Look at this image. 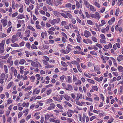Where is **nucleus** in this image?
Segmentation results:
<instances>
[{"label":"nucleus","instance_id":"1","mask_svg":"<svg viewBox=\"0 0 123 123\" xmlns=\"http://www.w3.org/2000/svg\"><path fill=\"white\" fill-rule=\"evenodd\" d=\"M4 41H2L0 43V54H2L4 51V45L5 44Z\"/></svg>","mask_w":123,"mask_h":123},{"label":"nucleus","instance_id":"2","mask_svg":"<svg viewBox=\"0 0 123 123\" xmlns=\"http://www.w3.org/2000/svg\"><path fill=\"white\" fill-rule=\"evenodd\" d=\"M91 17L94 18L99 19V14L98 12H96L94 14H90Z\"/></svg>","mask_w":123,"mask_h":123},{"label":"nucleus","instance_id":"3","mask_svg":"<svg viewBox=\"0 0 123 123\" xmlns=\"http://www.w3.org/2000/svg\"><path fill=\"white\" fill-rule=\"evenodd\" d=\"M8 77V74L6 75L4 73H2L0 75L1 78L4 79L5 81L7 80Z\"/></svg>","mask_w":123,"mask_h":123},{"label":"nucleus","instance_id":"4","mask_svg":"<svg viewBox=\"0 0 123 123\" xmlns=\"http://www.w3.org/2000/svg\"><path fill=\"white\" fill-rule=\"evenodd\" d=\"M60 20L59 18H58L57 20L56 19H54L51 21L50 23L52 25H54L56 23H59Z\"/></svg>","mask_w":123,"mask_h":123},{"label":"nucleus","instance_id":"5","mask_svg":"<svg viewBox=\"0 0 123 123\" xmlns=\"http://www.w3.org/2000/svg\"><path fill=\"white\" fill-rule=\"evenodd\" d=\"M84 36L86 37H88L89 36H91V34L88 31L85 30L84 32Z\"/></svg>","mask_w":123,"mask_h":123},{"label":"nucleus","instance_id":"6","mask_svg":"<svg viewBox=\"0 0 123 123\" xmlns=\"http://www.w3.org/2000/svg\"><path fill=\"white\" fill-rule=\"evenodd\" d=\"M1 22L2 23L4 27L7 24V21L6 19H2L1 20Z\"/></svg>","mask_w":123,"mask_h":123},{"label":"nucleus","instance_id":"7","mask_svg":"<svg viewBox=\"0 0 123 123\" xmlns=\"http://www.w3.org/2000/svg\"><path fill=\"white\" fill-rule=\"evenodd\" d=\"M31 65L33 67H35L38 68V66L37 63L35 62H33L31 63Z\"/></svg>","mask_w":123,"mask_h":123},{"label":"nucleus","instance_id":"8","mask_svg":"<svg viewBox=\"0 0 123 123\" xmlns=\"http://www.w3.org/2000/svg\"><path fill=\"white\" fill-rule=\"evenodd\" d=\"M26 62V61L25 60L21 59L20 60L19 62V63L21 65H23Z\"/></svg>","mask_w":123,"mask_h":123},{"label":"nucleus","instance_id":"9","mask_svg":"<svg viewBox=\"0 0 123 123\" xmlns=\"http://www.w3.org/2000/svg\"><path fill=\"white\" fill-rule=\"evenodd\" d=\"M103 78V77H101L100 78H99L98 77H95L94 78V79L96 80L98 82H100L102 81Z\"/></svg>","mask_w":123,"mask_h":123},{"label":"nucleus","instance_id":"10","mask_svg":"<svg viewBox=\"0 0 123 123\" xmlns=\"http://www.w3.org/2000/svg\"><path fill=\"white\" fill-rule=\"evenodd\" d=\"M16 36L15 35H13L11 38V41L12 43H14L16 41Z\"/></svg>","mask_w":123,"mask_h":123},{"label":"nucleus","instance_id":"11","mask_svg":"<svg viewBox=\"0 0 123 123\" xmlns=\"http://www.w3.org/2000/svg\"><path fill=\"white\" fill-rule=\"evenodd\" d=\"M117 60L119 62H120L121 61L123 60V56L120 55L117 58Z\"/></svg>","mask_w":123,"mask_h":123},{"label":"nucleus","instance_id":"12","mask_svg":"<svg viewBox=\"0 0 123 123\" xmlns=\"http://www.w3.org/2000/svg\"><path fill=\"white\" fill-rule=\"evenodd\" d=\"M11 69L12 70H14V76L15 77H16L17 75V72L16 69H15L13 67H11Z\"/></svg>","mask_w":123,"mask_h":123},{"label":"nucleus","instance_id":"13","mask_svg":"<svg viewBox=\"0 0 123 123\" xmlns=\"http://www.w3.org/2000/svg\"><path fill=\"white\" fill-rule=\"evenodd\" d=\"M66 82L67 83H72V79L71 77L69 76L66 80Z\"/></svg>","mask_w":123,"mask_h":123},{"label":"nucleus","instance_id":"14","mask_svg":"<svg viewBox=\"0 0 123 123\" xmlns=\"http://www.w3.org/2000/svg\"><path fill=\"white\" fill-rule=\"evenodd\" d=\"M30 32V31L29 30H27L25 31V36L27 37H29L30 35L29 34Z\"/></svg>","mask_w":123,"mask_h":123},{"label":"nucleus","instance_id":"15","mask_svg":"<svg viewBox=\"0 0 123 123\" xmlns=\"http://www.w3.org/2000/svg\"><path fill=\"white\" fill-rule=\"evenodd\" d=\"M9 54H6L5 56H3L1 55L0 56V58L3 59H5L7 58L9 56Z\"/></svg>","mask_w":123,"mask_h":123},{"label":"nucleus","instance_id":"16","mask_svg":"<svg viewBox=\"0 0 123 123\" xmlns=\"http://www.w3.org/2000/svg\"><path fill=\"white\" fill-rule=\"evenodd\" d=\"M13 84V82H10L8 84L6 88L7 89H9L10 87L11 86H12Z\"/></svg>","mask_w":123,"mask_h":123},{"label":"nucleus","instance_id":"17","mask_svg":"<svg viewBox=\"0 0 123 123\" xmlns=\"http://www.w3.org/2000/svg\"><path fill=\"white\" fill-rule=\"evenodd\" d=\"M82 94H80V95L79 94H77L76 98L75 100H79L80 98H82Z\"/></svg>","mask_w":123,"mask_h":123},{"label":"nucleus","instance_id":"18","mask_svg":"<svg viewBox=\"0 0 123 123\" xmlns=\"http://www.w3.org/2000/svg\"><path fill=\"white\" fill-rule=\"evenodd\" d=\"M90 8L91 11L93 12L95 11L96 10V9L92 5H90Z\"/></svg>","mask_w":123,"mask_h":123},{"label":"nucleus","instance_id":"19","mask_svg":"<svg viewBox=\"0 0 123 123\" xmlns=\"http://www.w3.org/2000/svg\"><path fill=\"white\" fill-rule=\"evenodd\" d=\"M76 65L77 66V69L78 71L80 73H81L82 72V71L81 69L80 65L78 63H77V64H76Z\"/></svg>","mask_w":123,"mask_h":123},{"label":"nucleus","instance_id":"20","mask_svg":"<svg viewBox=\"0 0 123 123\" xmlns=\"http://www.w3.org/2000/svg\"><path fill=\"white\" fill-rule=\"evenodd\" d=\"M121 4L123 6V0H119L117 3V5L118 6H120Z\"/></svg>","mask_w":123,"mask_h":123},{"label":"nucleus","instance_id":"21","mask_svg":"<svg viewBox=\"0 0 123 123\" xmlns=\"http://www.w3.org/2000/svg\"><path fill=\"white\" fill-rule=\"evenodd\" d=\"M72 5L70 3H68L66 4L65 5V7L66 8H70L71 6Z\"/></svg>","mask_w":123,"mask_h":123},{"label":"nucleus","instance_id":"22","mask_svg":"<svg viewBox=\"0 0 123 123\" xmlns=\"http://www.w3.org/2000/svg\"><path fill=\"white\" fill-rule=\"evenodd\" d=\"M76 6L77 7V8L78 9H79L80 7V6H81L80 7L82 8V5H80L79 2L77 1H76Z\"/></svg>","mask_w":123,"mask_h":123},{"label":"nucleus","instance_id":"23","mask_svg":"<svg viewBox=\"0 0 123 123\" xmlns=\"http://www.w3.org/2000/svg\"><path fill=\"white\" fill-rule=\"evenodd\" d=\"M64 98L65 99L68 101H69L70 99H71V97L68 95H65L64 96Z\"/></svg>","mask_w":123,"mask_h":123},{"label":"nucleus","instance_id":"24","mask_svg":"<svg viewBox=\"0 0 123 123\" xmlns=\"http://www.w3.org/2000/svg\"><path fill=\"white\" fill-rule=\"evenodd\" d=\"M32 87L31 86H29L27 88L25 89L24 91H28L31 89Z\"/></svg>","mask_w":123,"mask_h":123},{"label":"nucleus","instance_id":"25","mask_svg":"<svg viewBox=\"0 0 123 123\" xmlns=\"http://www.w3.org/2000/svg\"><path fill=\"white\" fill-rule=\"evenodd\" d=\"M118 69L120 72H122L123 71V67L121 66H119L118 67Z\"/></svg>","mask_w":123,"mask_h":123},{"label":"nucleus","instance_id":"26","mask_svg":"<svg viewBox=\"0 0 123 123\" xmlns=\"http://www.w3.org/2000/svg\"><path fill=\"white\" fill-rule=\"evenodd\" d=\"M87 23L91 25H93L94 24L93 22L92 21L90 20H87Z\"/></svg>","mask_w":123,"mask_h":123},{"label":"nucleus","instance_id":"27","mask_svg":"<svg viewBox=\"0 0 123 123\" xmlns=\"http://www.w3.org/2000/svg\"><path fill=\"white\" fill-rule=\"evenodd\" d=\"M45 66V68H53L54 67V65H49L48 64Z\"/></svg>","mask_w":123,"mask_h":123},{"label":"nucleus","instance_id":"28","mask_svg":"<svg viewBox=\"0 0 123 123\" xmlns=\"http://www.w3.org/2000/svg\"><path fill=\"white\" fill-rule=\"evenodd\" d=\"M76 82L75 83V84L76 85H80L81 84V82L80 80L79 79H78L77 80Z\"/></svg>","mask_w":123,"mask_h":123},{"label":"nucleus","instance_id":"29","mask_svg":"<svg viewBox=\"0 0 123 123\" xmlns=\"http://www.w3.org/2000/svg\"><path fill=\"white\" fill-rule=\"evenodd\" d=\"M85 4L86 7L88 8L90 6L89 3L87 1H86L85 2Z\"/></svg>","mask_w":123,"mask_h":123},{"label":"nucleus","instance_id":"30","mask_svg":"<svg viewBox=\"0 0 123 123\" xmlns=\"http://www.w3.org/2000/svg\"><path fill=\"white\" fill-rule=\"evenodd\" d=\"M27 28L28 29L31 30L33 31H35V29L31 26H28L27 27Z\"/></svg>","mask_w":123,"mask_h":123},{"label":"nucleus","instance_id":"31","mask_svg":"<svg viewBox=\"0 0 123 123\" xmlns=\"http://www.w3.org/2000/svg\"><path fill=\"white\" fill-rule=\"evenodd\" d=\"M11 46L13 47H19V45L18 44L16 43L11 44Z\"/></svg>","mask_w":123,"mask_h":123},{"label":"nucleus","instance_id":"32","mask_svg":"<svg viewBox=\"0 0 123 123\" xmlns=\"http://www.w3.org/2000/svg\"><path fill=\"white\" fill-rule=\"evenodd\" d=\"M94 5L96 6L98 8H99L100 7V4L97 2H95Z\"/></svg>","mask_w":123,"mask_h":123},{"label":"nucleus","instance_id":"33","mask_svg":"<svg viewBox=\"0 0 123 123\" xmlns=\"http://www.w3.org/2000/svg\"><path fill=\"white\" fill-rule=\"evenodd\" d=\"M52 90L51 89H49L47 91L46 94L47 95H50L52 92Z\"/></svg>","mask_w":123,"mask_h":123},{"label":"nucleus","instance_id":"34","mask_svg":"<svg viewBox=\"0 0 123 123\" xmlns=\"http://www.w3.org/2000/svg\"><path fill=\"white\" fill-rule=\"evenodd\" d=\"M112 60L113 61L114 66L117 67V64L116 63L115 59L113 58H112Z\"/></svg>","mask_w":123,"mask_h":123},{"label":"nucleus","instance_id":"35","mask_svg":"<svg viewBox=\"0 0 123 123\" xmlns=\"http://www.w3.org/2000/svg\"><path fill=\"white\" fill-rule=\"evenodd\" d=\"M100 69L98 66H95L94 67V70L95 71H97L98 70Z\"/></svg>","mask_w":123,"mask_h":123},{"label":"nucleus","instance_id":"36","mask_svg":"<svg viewBox=\"0 0 123 123\" xmlns=\"http://www.w3.org/2000/svg\"><path fill=\"white\" fill-rule=\"evenodd\" d=\"M64 102L67 105L70 107H71L72 106L71 104L68 102L65 101Z\"/></svg>","mask_w":123,"mask_h":123},{"label":"nucleus","instance_id":"37","mask_svg":"<svg viewBox=\"0 0 123 123\" xmlns=\"http://www.w3.org/2000/svg\"><path fill=\"white\" fill-rule=\"evenodd\" d=\"M87 80L89 82L92 83V84H94L95 82L93 80L90 79H88Z\"/></svg>","mask_w":123,"mask_h":123},{"label":"nucleus","instance_id":"38","mask_svg":"<svg viewBox=\"0 0 123 123\" xmlns=\"http://www.w3.org/2000/svg\"><path fill=\"white\" fill-rule=\"evenodd\" d=\"M56 6H58L60 4H62V3L57 1H55L54 2Z\"/></svg>","mask_w":123,"mask_h":123},{"label":"nucleus","instance_id":"39","mask_svg":"<svg viewBox=\"0 0 123 123\" xmlns=\"http://www.w3.org/2000/svg\"><path fill=\"white\" fill-rule=\"evenodd\" d=\"M12 56H10L9 57V58H8V60L7 61V63H9V62L12 61Z\"/></svg>","mask_w":123,"mask_h":123},{"label":"nucleus","instance_id":"40","mask_svg":"<svg viewBox=\"0 0 123 123\" xmlns=\"http://www.w3.org/2000/svg\"><path fill=\"white\" fill-rule=\"evenodd\" d=\"M4 69L6 73L8 72L7 67V66L5 65H4Z\"/></svg>","mask_w":123,"mask_h":123},{"label":"nucleus","instance_id":"41","mask_svg":"<svg viewBox=\"0 0 123 123\" xmlns=\"http://www.w3.org/2000/svg\"><path fill=\"white\" fill-rule=\"evenodd\" d=\"M61 15L63 16L64 18H68V16L67 15V14H65L63 13H60Z\"/></svg>","mask_w":123,"mask_h":123},{"label":"nucleus","instance_id":"42","mask_svg":"<svg viewBox=\"0 0 123 123\" xmlns=\"http://www.w3.org/2000/svg\"><path fill=\"white\" fill-rule=\"evenodd\" d=\"M76 104L79 105L80 106H82V104L79 101V100H75Z\"/></svg>","mask_w":123,"mask_h":123},{"label":"nucleus","instance_id":"43","mask_svg":"<svg viewBox=\"0 0 123 123\" xmlns=\"http://www.w3.org/2000/svg\"><path fill=\"white\" fill-rule=\"evenodd\" d=\"M67 15L70 19H72L73 17L72 15L69 13L67 12L66 13Z\"/></svg>","mask_w":123,"mask_h":123},{"label":"nucleus","instance_id":"44","mask_svg":"<svg viewBox=\"0 0 123 123\" xmlns=\"http://www.w3.org/2000/svg\"><path fill=\"white\" fill-rule=\"evenodd\" d=\"M61 63L63 66L67 67L68 66V65L65 62L63 61H62L61 62Z\"/></svg>","mask_w":123,"mask_h":123},{"label":"nucleus","instance_id":"45","mask_svg":"<svg viewBox=\"0 0 123 123\" xmlns=\"http://www.w3.org/2000/svg\"><path fill=\"white\" fill-rule=\"evenodd\" d=\"M119 13V10L118 9H116L115 12V15L116 16H117Z\"/></svg>","mask_w":123,"mask_h":123},{"label":"nucleus","instance_id":"46","mask_svg":"<svg viewBox=\"0 0 123 123\" xmlns=\"http://www.w3.org/2000/svg\"><path fill=\"white\" fill-rule=\"evenodd\" d=\"M12 6L13 8L15 9V3L14 1L13 0L12 1Z\"/></svg>","mask_w":123,"mask_h":123},{"label":"nucleus","instance_id":"47","mask_svg":"<svg viewBox=\"0 0 123 123\" xmlns=\"http://www.w3.org/2000/svg\"><path fill=\"white\" fill-rule=\"evenodd\" d=\"M53 13L55 16H57L60 14V13L58 12L57 11H54Z\"/></svg>","mask_w":123,"mask_h":123},{"label":"nucleus","instance_id":"48","mask_svg":"<svg viewBox=\"0 0 123 123\" xmlns=\"http://www.w3.org/2000/svg\"><path fill=\"white\" fill-rule=\"evenodd\" d=\"M50 118V116L48 114H47L45 115V120H48Z\"/></svg>","mask_w":123,"mask_h":123},{"label":"nucleus","instance_id":"49","mask_svg":"<svg viewBox=\"0 0 123 123\" xmlns=\"http://www.w3.org/2000/svg\"><path fill=\"white\" fill-rule=\"evenodd\" d=\"M36 77H37V80H39L41 78V77L40 76L39 74H37L35 75Z\"/></svg>","mask_w":123,"mask_h":123},{"label":"nucleus","instance_id":"50","mask_svg":"<svg viewBox=\"0 0 123 123\" xmlns=\"http://www.w3.org/2000/svg\"><path fill=\"white\" fill-rule=\"evenodd\" d=\"M74 48L75 49H78L79 51H81L82 49L79 46H77L76 47H75Z\"/></svg>","mask_w":123,"mask_h":123},{"label":"nucleus","instance_id":"51","mask_svg":"<svg viewBox=\"0 0 123 123\" xmlns=\"http://www.w3.org/2000/svg\"><path fill=\"white\" fill-rule=\"evenodd\" d=\"M53 99L57 101L60 102H61V101L60 100H58V98L56 97H53Z\"/></svg>","mask_w":123,"mask_h":123},{"label":"nucleus","instance_id":"52","mask_svg":"<svg viewBox=\"0 0 123 123\" xmlns=\"http://www.w3.org/2000/svg\"><path fill=\"white\" fill-rule=\"evenodd\" d=\"M92 40L95 42H97V40L96 39V38L95 37L92 36Z\"/></svg>","mask_w":123,"mask_h":123},{"label":"nucleus","instance_id":"53","mask_svg":"<svg viewBox=\"0 0 123 123\" xmlns=\"http://www.w3.org/2000/svg\"><path fill=\"white\" fill-rule=\"evenodd\" d=\"M22 115L23 113L22 112H20L18 113V118H20Z\"/></svg>","mask_w":123,"mask_h":123},{"label":"nucleus","instance_id":"54","mask_svg":"<svg viewBox=\"0 0 123 123\" xmlns=\"http://www.w3.org/2000/svg\"><path fill=\"white\" fill-rule=\"evenodd\" d=\"M4 85L3 84L1 85L0 86V93H1L3 89V87Z\"/></svg>","mask_w":123,"mask_h":123},{"label":"nucleus","instance_id":"55","mask_svg":"<svg viewBox=\"0 0 123 123\" xmlns=\"http://www.w3.org/2000/svg\"><path fill=\"white\" fill-rule=\"evenodd\" d=\"M57 106L59 109H62L63 107L59 104H57L56 105Z\"/></svg>","mask_w":123,"mask_h":123},{"label":"nucleus","instance_id":"56","mask_svg":"<svg viewBox=\"0 0 123 123\" xmlns=\"http://www.w3.org/2000/svg\"><path fill=\"white\" fill-rule=\"evenodd\" d=\"M82 38L81 37H77V41L79 43H81V40Z\"/></svg>","mask_w":123,"mask_h":123},{"label":"nucleus","instance_id":"57","mask_svg":"<svg viewBox=\"0 0 123 123\" xmlns=\"http://www.w3.org/2000/svg\"><path fill=\"white\" fill-rule=\"evenodd\" d=\"M21 7L20 8V9H19V11L20 12L22 13L23 11V6L22 5H21Z\"/></svg>","mask_w":123,"mask_h":123},{"label":"nucleus","instance_id":"58","mask_svg":"<svg viewBox=\"0 0 123 123\" xmlns=\"http://www.w3.org/2000/svg\"><path fill=\"white\" fill-rule=\"evenodd\" d=\"M46 2L49 5H51L52 4V1L51 0H47Z\"/></svg>","mask_w":123,"mask_h":123},{"label":"nucleus","instance_id":"59","mask_svg":"<svg viewBox=\"0 0 123 123\" xmlns=\"http://www.w3.org/2000/svg\"><path fill=\"white\" fill-rule=\"evenodd\" d=\"M13 100H11V98H10L8 100H7V104H9L12 102Z\"/></svg>","mask_w":123,"mask_h":123},{"label":"nucleus","instance_id":"60","mask_svg":"<svg viewBox=\"0 0 123 123\" xmlns=\"http://www.w3.org/2000/svg\"><path fill=\"white\" fill-rule=\"evenodd\" d=\"M101 24H100V26H103L105 24V20H102L101 21Z\"/></svg>","mask_w":123,"mask_h":123},{"label":"nucleus","instance_id":"61","mask_svg":"<svg viewBox=\"0 0 123 123\" xmlns=\"http://www.w3.org/2000/svg\"><path fill=\"white\" fill-rule=\"evenodd\" d=\"M114 120L113 119V118H110L109 120L107 122L108 123H111Z\"/></svg>","mask_w":123,"mask_h":123},{"label":"nucleus","instance_id":"62","mask_svg":"<svg viewBox=\"0 0 123 123\" xmlns=\"http://www.w3.org/2000/svg\"><path fill=\"white\" fill-rule=\"evenodd\" d=\"M100 36L102 38V39L104 40H105L106 39V38L103 34H101L100 35Z\"/></svg>","mask_w":123,"mask_h":123},{"label":"nucleus","instance_id":"63","mask_svg":"<svg viewBox=\"0 0 123 123\" xmlns=\"http://www.w3.org/2000/svg\"><path fill=\"white\" fill-rule=\"evenodd\" d=\"M73 80L74 82H75L77 80V78L75 76L73 75Z\"/></svg>","mask_w":123,"mask_h":123},{"label":"nucleus","instance_id":"64","mask_svg":"<svg viewBox=\"0 0 123 123\" xmlns=\"http://www.w3.org/2000/svg\"><path fill=\"white\" fill-rule=\"evenodd\" d=\"M67 23L66 22V21H62L61 22V25L62 26H64L66 25Z\"/></svg>","mask_w":123,"mask_h":123}]
</instances>
